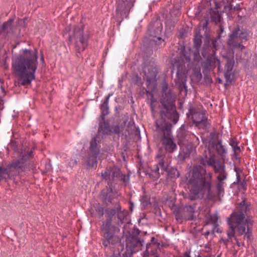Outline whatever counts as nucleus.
Instances as JSON below:
<instances>
[{"instance_id": "obj_28", "label": "nucleus", "mask_w": 257, "mask_h": 257, "mask_svg": "<svg viewBox=\"0 0 257 257\" xmlns=\"http://www.w3.org/2000/svg\"><path fill=\"white\" fill-rule=\"evenodd\" d=\"M149 177L153 180H157L160 177L159 167L158 165L154 166L153 169H151L150 172H147L146 173Z\"/></svg>"}, {"instance_id": "obj_49", "label": "nucleus", "mask_w": 257, "mask_h": 257, "mask_svg": "<svg viewBox=\"0 0 257 257\" xmlns=\"http://www.w3.org/2000/svg\"><path fill=\"white\" fill-rule=\"evenodd\" d=\"M238 144V142L235 139L231 138L229 140V145L232 147V148H234L235 146Z\"/></svg>"}, {"instance_id": "obj_8", "label": "nucleus", "mask_w": 257, "mask_h": 257, "mask_svg": "<svg viewBox=\"0 0 257 257\" xmlns=\"http://www.w3.org/2000/svg\"><path fill=\"white\" fill-rule=\"evenodd\" d=\"M70 41H74L76 56H82L81 53L88 47L89 35L84 33V26H76L73 29V34L69 36Z\"/></svg>"}, {"instance_id": "obj_6", "label": "nucleus", "mask_w": 257, "mask_h": 257, "mask_svg": "<svg viewBox=\"0 0 257 257\" xmlns=\"http://www.w3.org/2000/svg\"><path fill=\"white\" fill-rule=\"evenodd\" d=\"M102 244L104 247L110 244L114 245L120 243V238L116 235L119 231V228L115 224H112L110 218L106 219L102 221L100 226Z\"/></svg>"}, {"instance_id": "obj_31", "label": "nucleus", "mask_w": 257, "mask_h": 257, "mask_svg": "<svg viewBox=\"0 0 257 257\" xmlns=\"http://www.w3.org/2000/svg\"><path fill=\"white\" fill-rule=\"evenodd\" d=\"M217 40H216V39L212 40L211 44L210 46H208L207 47V48H205L204 47H203V51L201 52L202 55L204 57H205V55H206L205 50L206 49H212V52L213 53L215 54V51L217 50Z\"/></svg>"}, {"instance_id": "obj_17", "label": "nucleus", "mask_w": 257, "mask_h": 257, "mask_svg": "<svg viewBox=\"0 0 257 257\" xmlns=\"http://www.w3.org/2000/svg\"><path fill=\"white\" fill-rule=\"evenodd\" d=\"M203 63L204 69L207 71L213 70L217 66L218 72L223 71V69L220 65V62L216 56L215 53L208 55Z\"/></svg>"}, {"instance_id": "obj_46", "label": "nucleus", "mask_w": 257, "mask_h": 257, "mask_svg": "<svg viewBox=\"0 0 257 257\" xmlns=\"http://www.w3.org/2000/svg\"><path fill=\"white\" fill-rule=\"evenodd\" d=\"M132 79L134 83L136 84H137L138 85H141L143 84L141 77L139 76L138 74L135 75L133 77Z\"/></svg>"}, {"instance_id": "obj_11", "label": "nucleus", "mask_w": 257, "mask_h": 257, "mask_svg": "<svg viewBox=\"0 0 257 257\" xmlns=\"http://www.w3.org/2000/svg\"><path fill=\"white\" fill-rule=\"evenodd\" d=\"M186 115L188 117L191 116L192 122L195 126L207 127L211 124L208 121V114L205 110H200L191 105Z\"/></svg>"}, {"instance_id": "obj_3", "label": "nucleus", "mask_w": 257, "mask_h": 257, "mask_svg": "<svg viewBox=\"0 0 257 257\" xmlns=\"http://www.w3.org/2000/svg\"><path fill=\"white\" fill-rule=\"evenodd\" d=\"M213 174L207 172L206 168L200 165L193 166L186 177V182L190 187L189 198L195 200L205 193H211Z\"/></svg>"}, {"instance_id": "obj_60", "label": "nucleus", "mask_w": 257, "mask_h": 257, "mask_svg": "<svg viewBox=\"0 0 257 257\" xmlns=\"http://www.w3.org/2000/svg\"><path fill=\"white\" fill-rule=\"evenodd\" d=\"M218 82H219V83H222V80H221V79H219L218 80Z\"/></svg>"}, {"instance_id": "obj_24", "label": "nucleus", "mask_w": 257, "mask_h": 257, "mask_svg": "<svg viewBox=\"0 0 257 257\" xmlns=\"http://www.w3.org/2000/svg\"><path fill=\"white\" fill-rule=\"evenodd\" d=\"M184 214V218L188 220H193L196 216L194 215L196 210V205H185L183 208Z\"/></svg>"}, {"instance_id": "obj_53", "label": "nucleus", "mask_w": 257, "mask_h": 257, "mask_svg": "<svg viewBox=\"0 0 257 257\" xmlns=\"http://www.w3.org/2000/svg\"><path fill=\"white\" fill-rule=\"evenodd\" d=\"M232 149L234 152L240 153L241 152L240 148L238 146V145L234 147V148H232Z\"/></svg>"}, {"instance_id": "obj_62", "label": "nucleus", "mask_w": 257, "mask_h": 257, "mask_svg": "<svg viewBox=\"0 0 257 257\" xmlns=\"http://www.w3.org/2000/svg\"><path fill=\"white\" fill-rule=\"evenodd\" d=\"M150 201H146V204H150Z\"/></svg>"}, {"instance_id": "obj_54", "label": "nucleus", "mask_w": 257, "mask_h": 257, "mask_svg": "<svg viewBox=\"0 0 257 257\" xmlns=\"http://www.w3.org/2000/svg\"><path fill=\"white\" fill-rule=\"evenodd\" d=\"M184 256L185 257H191L190 256V250H188V251H186L184 252Z\"/></svg>"}, {"instance_id": "obj_43", "label": "nucleus", "mask_w": 257, "mask_h": 257, "mask_svg": "<svg viewBox=\"0 0 257 257\" xmlns=\"http://www.w3.org/2000/svg\"><path fill=\"white\" fill-rule=\"evenodd\" d=\"M248 34L246 31H240L238 32V37L241 43L246 41L247 39Z\"/></svg>"}, {"instance_id": "obj_10", "label": "nucleus", "mask_w": 257, "mask_h": 257, "mask_svg": "<svg viewBox=\"0 0 257 257\" xmlns=\"http://www.w3.org/2000/svg\"><path fill=\"white\" fill-rule=\"evenodd\" d=\"M136 0H116L115 20L120 24L124 20L129 18L131 11L134 8Z\"/></svg>"}, {"instance_id": "obj_7", "label": "nucleus", "mask_w": 257, "mask_h": 257, "mask_svg": "<svg viewBox=\"0 0 257 257\" xmlns=\"http://www.w3.org/2000/svg\"><path fill=\"white\" fill-rule=\"evenodd\" d=\"M200 162L203 166L210 167L212 168L214 173L218 174L216 177L218 181L224 182L223 181L227 179V173L225 170V165L216 158L214 153L209 151V156L205 154L204 157L200 159Z\"/></svg>"}, {"instance_id": "obj_51", "label": "nucleus", "mask_w": 257, "mask_h": 257, "mask_svg": "<svg viewBox=\"0 0 257 257\" xmlns=\"http://www.w3.org/2000/svg\"><path fill=\"white\" fill-rule=\"evenodd\" d=\"M154 41L157 45H161L164 40L161 37H157Z\"/></svg>"}, {"instance_id": "obj_19", "label": "nucleus", "mask_w": 257, "mask_h": 257, "mask_svg": "<svg viewBox=\"0 0 257 257\" xmlns=\"http://www.w3.org/2000/svg\"><path fill=\"white\" fill-rule=\"evenodd\" d=\"M240 31L239 27L235 28L229 36L227 41L228 45L232 49L240 48L242 50L244 46L241 44V41L238 37V32Z\"/></svg>"}, {"instance_id": "obj_45", "label": "nucleus", "mask_w": 257, "mask_h": 257, "mask_svg": "<svg viewBox=\"0 0 257 257\" xmlns=\"http://www.w3.org/2000/svg\"><path fill=\"white\" fill-rule=\"evenodd\" d=\"M168 174L171 175L172 177L173 178H178L179 176V173L178 170L175 168H172L170 171H168Z\"/></svg>"}, {"instance_id": "obj_48", "label": "nucleus", "mask_w": 257, "mask_h": 257, "mask_svg": "<svg viewBox=\"0 0 257 257\" xmlns=\"http://www.w3.org/2000/svg\"><path fill=\"white\" fill-rule=\"evenodd\" d=\"M238 168L234 167V171L236 172V181L233 183L234 184H237L240 182V176L238 172H237Z\"/></svg>"}, {"instance_id": "obj_37", "label": "nucleus", "mask_w": 257, "mask_h": 257, "mask_svg": "<svg viewBox=\"0 0 257 257\" xmlns=\"http://www.w3.org/2000/svg\"><path fill=\"white\" fill-rule=\"evenodd\" d=\"M202 36L201 35H196L194 38V46L198 50L202 44Z\"/></svg>"}, {"instance_id": "obj_40", "label": "nucleus", "mask_w": 257, "mask_h": 257, "mask_svg": "<svg viewBox=\"0 0 257 257\" xmlns=\"http://www.w3.org/2000/svg\"><path fill=\"white\" fill-rule=\"evenodd\" d=\"M211 20L216 23L220 22L221 20L220 14L218 12H213L211 14Z\"/></svg>"}, {"instance_id": "obj_33", "label": "nucleus", "mask_w": 257, "mask_h": 257, "mask_svg": "<svg viewBox=\"0 0 257 257\" xmlns=\"http://www.w3.org/2000/svg\"><path fill=\"white\" fill-rule=\"evenodd\" d=\"M118 221L116 223L117 225H119L120 224H122L124 222V220L126 218V215L125 210H122L121 208L118 211L117 215Z\"/></svg>"}, {"instance_id": "obj_9", "label": "nucleus", "mask_w": 257, "mask_h": 257, "mask_svg": "<svg viewBox=\"0 0 257 257\" xmlns=\"http://www.w3.org/2000/svg\"><path fill=\"white\" fill-rule=\"evenodd\" d=\"M228 230L226 231L227 238L229 239L233 238L236 241V244L238 247L244 246V242L241 241L237 236H242L244 240H246L247 243H251L253 239V228H249L248 230L240 229L237 225L227 224Z\"/></svg>"}, {"instance_id": "obj_38", "label": "nucleus", "mask_w": 257, "mask_h": 257, "mask_svg": "<svg viewBox=\"0 0 257 257\" xmlns=\"http://www.w3.org/2000/svg\"><path fill=\"white\" fill-rule=\"evenodd\" d=\"M150 106L151 108V111L152 112H155V107H156V104L155 103L157 102V99L154 97L153 94L152 93H151L150 94Z\"/></svg>"}, {"instance_id": "obj_20", "label": "nucleus", "mask_w": 257, "mask_h": 257, "mask_svg": "<svg viewBox=\"0 0 257 257\" xmlns=\"http://www.w3.org/2000/svg\"><path fill=\"white\" fill-rule=\"evenodd\" d=\"M99 155L89 152L87 155L83 157L82 165L87 170L94 168L97 164V157Z\"/></svg>"}, {"instance_id": "obj_2", "label": "nucleus", "mask_w": 257, "mask_h": 257, "mask_svg": "<svg viewBox=\"0 0 257 257\" xmlns=\"http://www.w3.org/2000/svg\"><path fill=\"white\" fill-rule=\"evenodd\" d=\"M37 51L25 49L23 54L13 59L12 69L21 80L22 85H30L35 79V73L38 66Z\"/></svg>"}, {"instance_id": "obj_30", "label": "nucleus", "mask_w": 257, "mask_h": 257, "mask_svg": "<svg viewBox=\"0 0 257 257\" xmlns=\"http://www.w3.org/2000/svg\"><path fill=\"white\" fill-rule=\"evenodd\" d=\"M109 132V124L105 120L103 121V122L99 123L98 133H102V135H105L108 134Z\"/></svg>"}, {"instance_id": "obj_44", "label": "nucleus", "mask_w": 257, "mask_h": 257, "mask_svg": "<svg viewBox=\"0 0 257 257\" xmlns=\"http://www.w3.org/2000/svg\"><path fill=\"white\" fill-rule=\"evenodd\" d=\"M66 161L67 163V167H70L71 168L76 166L78 163L77 160L73 158L68 159Z\"/></svg>"}, {"instance_id": "obj_5", "label": "nucleus", "mask_w": 257, "mask_h": 257, "mask_svg": "<svg viewBox=\"0 0 257 257\" xmlns=\"http://www.w3.org/2000/svg\"><path fill=\"white\" fill-rule=\"evenodd\" d=\"M253 209L251 202L246 198L237 204L236 209L233 210L226 218L227 224L237 225L240 229L245 231L249 228H253L254 217L249 215Z\"/></svg>"}, {"instance_id": "obj_35", "label": "nucleus", "mask_w": 257, "mask_h": 257, "mask_svg": "<svg viewBox=\"0 0 257 257\" xmlns=\"http://www.w3.org/2000/svg\"><path fill=\"white\" fill-rule=\"evenodd\" d=\"M117 178H119L126 186L129 183L130 175L128 174L126 175L125 174H122L119 169V174L118 175Z\"/></svg>"}, {"instance_id": "obj_22", "label": "nucleus", "mask_w": 257, "mask_h": 257, "mask_svg": "<svg viewBox=\"0 0 257 257\" xmlns=\"http://www.w3.org/2000/svg\"><path fill=\"white\" fill-rule=\"evenodd\" d=\"M112 94L109 93L107 95L102 104L100 105V109L101 110V115L100 117L102 121H104L105 116L109 113L108 102L110 97Z\"/></svg>"}, {"instance_id": "obj_27", "label": "nucleus", "mask_w": 257, "mask_h": 257, "mask_svg": "<svg viewBox=\"0 0 257 257\" xmlns=\"http://www.w3.org/2000/svg\"><path fill=\"white\" fill-rule=\"evenodd\" d=\"M217 154L220 157H223L227 153V150L224 146L222 145V140H219L216 143H213Z\"/></svg>"}, {"instance_id": "obj_1", "label": "nucleus", "mask_w": 257, "mask_h": 257, "mask_svg": "<svg viewBox=\"0 0 257 257\" xmlns=\"http://www.w3.org/2000/svg\"><path fill=\"white\" fill-rule=\"evenodd\" d=\"M161 92L160 115L164 121L157 122L156 128L158 132L163 133L161 138V142L163 148L167 153H173L177 150V146L172 134V124L170 122L166 121V119L169 118L171 111L175 109L176 95L169 87L168 84L166 81L162 84Z\"/></svg>"}, {"instance_id": "obj_13", "label": "nucleus", "mask_w": 257, "mask_h": 257, "mask_svg": "<svg viewBox=\"0 0 257 257\" xmlns=\"http://www.w3.org/2000/svg\"><path fill=\"white\" fill-rule=\"evenodd\" d=\"M177 137L180 141L185 142L187 141L189 142V140L191 141L192 146L190 148V150H189L186 153L185 155L182 157V159L184 160L187 158L189 154L193 151H195L197 147L199 145L200 141L198 137L196 136L194 134L189 133L185 130H181L177 134ZM182 155L180 153L179 157L182 158Z\"/></svg>"}, {"instance_id": "obj_61", "label": "nucleus", "mask_w": 257, "mask_h": 257, "mask_svg": "<svg viewBox=\"0 0 257 257\" xmlns=\"http://www.w3.org/2000/svg\"><path fill=\"white\" fill-rule=\"evenodd\" d=\"M220 28L221 31L222 32H223V28H222V26H220Z\"/></svg>"}, {"instance_id": "obj_34", "label": "nucleus", "mask_w": 257, "mask_h": 257, "mask_svg": "<svg viewBox=\"0 0 257 257\" xmlns=\"http://www.w3.org/2000/svg\"><path fill=\"white\" fill-rule=\"evenodd\" d=\"M218 217L217 214H209V217L206 220L207 224H212L214 225H217V222Z\"/></svg>"}, {"instance_id": "obj_50", "label": "nucleus", "mask_w": 257, "mask_h": 257, "mask_svg": "<svg viewBox=\"0 0 257 257\" xmlns=\"http://www.w3.org/2000/svg\"><path fill=\"white\" fill-rule=\"evenodd\" d=\"M126 75H127V73H126L124 75H122L121 76V77L120 78H119V79H118V86L119 87H122V83L123 81V80L126 78Z\"/></svg>"}, {"instance_id": "obj_15", "label": "nucleus", "mask_w": 257, "mask_h": 257, "mask_svg": "<svg viewBox=\"0 0 257 257\" xmlns=\"http://www.w3.org/2000/svg\"><path fill=\"white\" fill-rule=\"evenodd\" d=\"M119 174V169L114 166L107 167L104 171L101 172L102 180L107 182V185H112L116 178H117Z\"/></svg>"}, {"instance_id": "obj_52", "label": "nucleus", "mask_w": 257, "mask_h": 257, "mask_svg": "<svg viewBox=\"0 0 257 257\" xmlns=\"http://www.w3.org/2000/svg\"><path fill=\"white\" fill-rule=\"evenodd\" d=\"M240 185L242 187V188L243 190L245 191L246 190V181L245 180H243L241 182H240Z\"/></svg>"}, {"instance_id": "obj_56", "label": "nucleus", "mask_w": 257, "mask_h": 257, "mask_svg": "<svg viewBox=\"0 0 257 257\" xmlns=\"http://www.w3.org/2000/svg\"><path fill=\"white\" fill-rule=\"evenodd\" d=\"M41 61H42L43 62H44V55L43 54H42V55H41Z\"/></svg>"}, {"instance_id": "obj_41", "label": "nucleus", "mask_w": 257, "mask_h": 257, "mask_svg": "<svg viewBox=\"0 0 257 257\" xmlns=\"http://www.w3.org/2000/svg\"><path fill=\"white\" fill-rule=\"evenodd\" d=\"M225 186L224 182H221L218 181L216 185V189L218 194H221L222 193L224 192V187Z\"/></svg>"}, {"instance_id": "obj_47", "label": "nucleus", "mask_w": 257, "mask_h": 257, "mask_svg": "<svg viewBox=\"0 0 257 257\" xmlns=\"http://www.w3.org/2000/svg\"><path fill=\"white\" fill-rule=\"evenodd\" d=\"M241 4H236L235 6H233V5H230L229 7V10H233L234 11H240L241 9Z\"/></svg>"}, {"instance_id": "obj_42", "label": "nucleus", "mask_w": 257, "mask_h": 257, "mask_svg": "<svg viewBox=\"0 0 257 257\" xmlns=\"http://www.w3.org/2000/svg\"><path fill=\"white\" fill-rule=\"evenodd\" d=\"M13 21V20L10 19L7 22L4 23L1 26L2 32H4L8 28H10L12 26Z\"/></svg>"}, {"instance_id": "obj_36", "label": "nucleus", "mask_w": 257, "mask_h": 257, "mask_svg": "<svg viewBox=\"0 0 257 257\" xmlns=\"http://www.w3.org/2000/svg\"><path fill=\"white\" fill-rule=\"evenodd\" d=\"M173 213L175 216V218L177 221H182L184 219L183 216L180 212V209L179 207H175L173 211Z\"/></svg>"}, {"instance_id": "obj_4", "label": "nucleus", "mask_w": 257, "mask_h": 257, "mask_svg": "<svg viewBox=\"0 0 257 257\" xmlns=\"http://www.w3.org/2000/svg\"><path fill=\"white\" fill-rule=\"evenodd\" d=\"M32 150H22L19 156L13 159L6 168L0 167V179H10L17 183L30 171L29 159L34 156Z\"/></svg>"}, {"instance_id": "obj_16", "label": "nucleus", "mask_w": 257, "mask_h": 257, "mask_svg": "<svg viewBox=\"0 0 257 257\" xmlns=\"http://www.w3.org/2000/svg\"><path fill=\"white\" fill-rule=\"evenodd\" d=\"M160 249L158 239L152 237L150 242L146 245V250L144 254V257H160L158 254V251Z\"/></svg>"}, {"instance_id": "obj_39", "label": "nucleus", "mask_w": 257, "mask_h": 257, "mask_svg": "<svg viewBox=\"0 0 257 257\" xmlns=\"http://www.w3.org/2000/svg\"><path fill=\"white\" fill-rule=\"evenodd\" d=\"M186 81V80H181V81L178 80L176 81V84L180 91H183L184 90L187 91Z\"/></svg>"}, {"instance_id": "obj_21", "label": "nucleus", "mask_w": 257, "mask_h": 257, "mask_svg": "<svg viewBox=\"0 0 257 257\" xmlns=\"http://www.w3.org/2000/svg\"><path fill=\"white\" fill-rule=\"evenodd\" d=\"M234 61L233 59L227 60L225 65L224 77L226 80L225 85L230 84L232 81L233 73L232 70L233 68Z\"/></svg>"}, {"instance_id": "obj_55", "label": "nucleus", "mask_w": 257, "mask_h": 257, "mask_svg": "<svg viewBox=\"0 0 257 257\" xmlns=\"http://www.w3.org/2000/svg\"><path fill=\"white\" fill-rule=\"evenodd\" d=\"M130 209L131 211H132L133 210V208H134V204L132 202H130Z\"/></svg>"}, {"instance_id": "obj_32", "label": "nucleus", "mask_w": 257, "mask_h": 257, "mask_svg": "<svg viewBox=\"0 0 257 257\" xmlns=\"http://www.w3.org/2000/svg\"><path fill=\"white\" fill-rule=\"evenodd\" d=\"M180 54V59L184 63L188 62L191 60L190 55L186 51L185 48L181 49Z\"/></svg>"}, {"instance_id": "obj_14", "label": "nucleus", "mask_w": 257, "mask_h": 257, "mask_svg": "<svg viewBox=\"0 0 257 257\" xmlns=\"http://www.w3.org/2000/svg\"><path fill=\"white\" fill-rule=\"evenodd\" d=\"M143 71L147 86L155 85L157 82V76L158 73V69L157 66L154 65H146L144 68Z\"/></svg>"}, {"instance_id": "obj_12", "label": "nucleus", "mask_w": 257, "mask_h": 257, "mask_svg": "<svg viewBox=\"0 0 257 257\" xmlns=\"http://www.w3.org/2000/svg\"><path fill=\"white\" fill-rule=\"evenodd\" d=\"M140 242L135 238H127L125 247L120 243H118V252H114L111 257H131L133 254L139 250L138 245Z\"/></svg>"}, {"instance_id": "obj_57", "label": "nucleus", "mask_w": 257, "mask_h": 257, "mask_svg": "<svg viewBox=\"0 0 257 257\" xmlns=\"http://www.w3.org/2000/svg\"><path fill=\"white\" fill-rule=\"evenodd\" d=\"M210 232L209 231H206L205 233H204V235L205 236H207L209 234Z\"/></svg>"}, {"instance_id": "obj_25", "label": "nucleus", "mask_w": 257, "mask_h": 257, "mask_svg": "<svg viewBox=\"0 0 257 257\" xmlns=\"http://www.w3.org/2000/svg\"><path fill=\"white\" fill-rule=\"evenodd\" d=\"M98 135L94 136L90 142L89 152L99 155L100 153V146L98 145L99 142L97 141Z\"/></svg>"}, {"instance_id": "obj_23", "label": "nucleus", "mask_w": 257, "mask_h": 257, "mask_svg": "<svg viewBox=\"0 0 257 257\" xmlns=\"http://www.w3.org/2000/svg\"><path fill=\"white\" fill-rule=\"evenodd\" d=\"M105 209L99 204H96L91 206L90 212L92 217L101 218L105 212Z\"/></svg>"}, {"instance_id": "obj_63", "label": "nucleus", "mask_w": 257, "mask_h": 257, "mask_svg": "<svg viewBox=\"0 0 257 257\" xmlns=\"http://www.w3.org/2000/svg\"><path fill=\"white\" fill-rule=\"evenodd\" d=\"M176 122H177V120H176V121H174V123H175H175H176Z\"/></svg>"}, {"instance_id": "obj_59", "label": "nucleus", "mask_w": 257, "mask_h": 257, "mask_svg": "<svg viewBox=\"0 0 257 257\" xmlns=\"http://www.w3.org/2000/svg\"><path fill=\"white\" fill-rule=\"evenodd\" d=\"M198 75H199V77L201 78L202 77V75L200 72H199L198 74Z\"/></svg>"}, {"instance_id": "obj_18", "label": "nucleus", "mask_w": 257, "mask_h": 257, "mask_svg": "<svg viewBox=\"0 0 257 257\" xmlns=\"http://www.w3.org/2000/svg\"><path fill=\"white\" fill-rule=\"evenodd\" d=\"M112 185H107L100 193V199L105 204L111 203L113 200L118 195L117 192L114 191Z\"/></svg>"}, {"instance_id": "obj_29", "label": "nucleus", "mask_w": 257, "mask_h": 257, "mask_svg": "<svg viewBox=\"0 0 257 257\" xmlns=\"http://www.w3.org/2000/svg\"><path fill=\"white\" fill-rule=\"evenodd\" d=\"M121 208V207L120 206V203L118 202L116 203L115 205V207L114 208H112L111 209H110V210H109L107 212V218L106 219L110 218L111 221H112L113 216H114L115 215H117L118 211H119V210Z\"/></svg>"}, {"instance_id": "obj_58", "label": "nucleus", "mask_w": 257, "mask_h": 257, "mask_svg": "<svg viewBox=\"0 0 257 257\" xmlns=\"http://www.w3.org/2000/svg\"><path fill=\"white\" fill-rule=\"evenodd\" d=\"M197 257H210V256L209 255H206V256H201L200 255H198L197 256Z\"/></svg>"}, {"instance_id": "obj_26", "label": "nucleus", "mask_w": 257, "mask_h": 257, "mask_svg": "<svg viewBox=\"0 0 257 257\" xmlns=\"http://www.w3.org/2000/svg\"><path fill=\"white\" fill-rule=\"evenodd\" d=\"M165 157V154L160 151L156 155V159H157L158 164L161 168L162 170L164 171H168V165L165 162L164 159Z\"/></svg>"}]
</instances>
